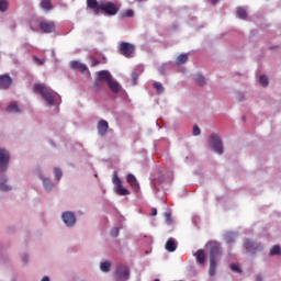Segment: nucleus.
Wrapping results in <instances>:
<instances>
[{
    "mask_svg": "<svg viewBox=\"0 0 281 281\" xmlns=\"http://www.w3.org/2000/svg\"><path fill=\"white\" fill-rule=\"evenodd\" d=\"M132 78H133L134 83L136 85V81H137V74H136V72H133V74H132Z\"/></svg>",
    "mask_w": 281,
    "mask_h": 281,
    "instance_id": "c03bdc74",
    "label": "nucleus"
},
{
    "mask_svg": "<svg viewBox=\"0 0 281 281\" xmlns=\"http://www.w3.org/2000/svg\"><path fill=\"white\" fill-rule=\"evenodd\" d=\"M116 281H128L130 279V268L125 265H120L115 270Z\"/></svg>",
    "mask_w": 281,
    "mask_h": 281,
    "instance_id": "423d86ee",
    "label": "nucleus"
},
{
    "mask_svg": "<svg viewBox=\"0 0 281 281\" xmlns=\"http://www.w3.org/2000/svg\"><path fill=\"white\" fill-rule=\"evenodd\" d=\"M61 220L68 227H72L76 224V216L71 211L64 212V214H61Z\"/></svg>",
    "mask_w": 281,
    "mask_h": 281,
    "instance_id": "9b49d317",
    "label": "nucleus"
},
{
    "mask_svg": "<svg viewBox=\"0 0 281 281\" xmlns=\"http://www.w3.org/2000/svg\"><path fill=\"white\" fill-rule=\"evenodd\" d=\"M104 88V82H103V80H95V82H94V90L97 91V92H99L101 89H103Z\"/></svg>",
    "mask_w": 281,
    "mask_h": 281,
    "instance_id": "72a5a7b5",
    "label": "nucleus"
},
{
    "mask_svg": "<svg viewBox=\"0 0 281 281\" xmlns=\"http://www.w3.org/2000/svg\"><path fill=\"white\" fill-rule=\"evenodd\" d=\"M8 10V2L5 0H0V12H5Z\"/></svg>",
    "mask_w": 281,
    "mask_h": 281,
    "instance_id": "f704fd0d",
    "label": "nucleus"
},
{
    "mask_svg": "<svg viewBox=\"0 0 281 281\" xmlns=\"http://www.w3.org/2000/svg\"><path fill=\"white\" fill-rule=\"evenodd\" d=\"M259 81L260 85L265 88L269 86V79L266 75H261Z\"/></svg>",
    "mask_w": 281,
    "mask_h": 281,
    "instance_id": "473e14b6",
    "label": "nucleus"
},
{
    "mask_svg": "<svg viewBox=\"0 0 281 281\" xmlns=\"http://www.w3.org/2000/svg\"><path fill=\"white\" fill-rule=\"evenodd\" d=\"M256 281H263L262 276L261 274L256 276Z\"/></svg>",
    "mask_w": 281,
    "mask_h": 281,
    "instance_id": "49530a36",
    "label": "nucleus"
},
{
    "mask_svg": "<svg viewBox=\"0 0 281 281\" xmlns=\"http://www.w3.org/2000/svg\"><path fill=\"white\" fill-rule=\"evenodd\" d=\"M270 49H278V46H271Z\"/></svg>",
    "mask_w": 281,
    "mask_h": 281,
    "instance_id": "3c124183",
    "label": "nucleus"
},
{
    "mask_svg": "<svg viewBox=\"0 0 281 281\" xmlns=\"http://www.w3.org/2000/svg\"><path fill=\"white\" fill-rule=\"evenodd\" d=\"M244 247L249 254H257L262 250V246L260 244L254 243L251 239H246L244 243Z\"/></svg>",
    "mask_w": 281,
    "mask_h": 281,
    "instance_id": "9d476101",
    "label": "nucleus"
},
{
    "mask_svg": "<svg viewBox=\"0 0 281 281\" xmlns=\"http://www.w3.org/2000/svg\"><path fill=\"white\" fill-rule=\"evenodd\" d=\"M34 92L38 93L48 105L55 104V92L43 83H35Z\"/></svg>",
    "mask_w": 281,
    "mask_h": 281,
    "instance_id": "f257e3e1",
    "label": "nucleus"
},
{
    "mask_svg": "<svg viewBox=\"0 0 281 281\" xmlns=\"http://www.w3.org/2000/svg\"><path fill=\"white\" fill-rule=\"evenodd\" d=\"M166 220H167V222H171V215H170V213H166Z\"/></svg>",
    "mask_w": 281,
    "mask_h": 281,
    "instance_id": "a18cd8bd",
    "label": "nucleus"
},
{
    "mask_svg": "<svg viewBox=\"0 0 281 281\" xmlns=\"http://www.w3.org/2000/svg\"><path fill=\"white\" fill-rule=\"evenodd\" d=\"M33 60L38 66H43L45 64V59L37 58V56H33Z\"/></svg>",
    "mask_w": 281,
    "mask_h": 281,
    "instance_id": "ea45409f",
    "label": "nucleus"
},
{
    "mask_svg": "<svg viewBox=\"0 0 281 281\" xmlns=\"http://www.w3.org/2000/svg\"><path fill=\"white\" fill-rule=\"evenodd\" d=\"M187 61H188L187 54L179 55L176 60L177 65H184Z\"/></svg>",
    "mask_w": 281,
    "mask_h": 281,
    "instance_id": "bb28decb",
    "label": "nucleus"
},
{
    "mask_svg": "<svg viewBox=\"0 0 281 281\" xmlns=\"http://www.w3.org/2000/svg\"><path fill=\"white\" fill-rule=\"evenodd\" d=\"M87 8L89 9H100V2L98 0H87Z\"/></svg>",
    "mask_w": 281,
    "mask_h": 281,
    "instance_id": "b1692460",
    "label": "nucleus"
},
{
    "mask_svg": "<svg viewBox=\"0 0 281 281\" xmlns=\"http://www.w3.org/2000/svg\"><path fill=\"white\" fill-rule=\"evenodd\" d=\"M40 5L42 10L49 11L53 9L52 2L49 0H42Z\"/></svg>",
    "mask_w": 281,
    "mask_h": 281,
    "instance_id": "4be33fe9",
    "label": "nucleus"
},
{
    "mask_svg": "<svg viewBox=\"0 0 281 281\" xmlns=\"http://www.w3.org/2000/svg\"><path fill=\"white\" fill-rule=\"evenodd\" d=\"M92 11H94V15H99L100 14V8H95V9H90Z\"/></svg>",
    "mask_w": 281,
    "mask_h": 281,
    "instance_id": "37998d69",
    "label": "nucleus"
},
{
    "mask_svg": "<svg viewBox=\"0 0 281 281\" xmlns=\"http://www.w3.org/2000/svg\"><path fill=\"white\" fill-rule=\"evenodd\" d=\"M100 10L105 13L108 16H114L116 13H119L120 9L116 7L114 2H100Z\"/></svg>",
    "mask_w": 281,
    "mask_h": 281,
    "instance_id": "f03ea898",
    "label": "nucleus"
},
{
    "mask_svg": "<svg viewBox=\"0 0 281 281\" xmlns=\"http://www.w3.org/2000/svg\"><path fill=\"white\" fill-rule=\"evenodd\" d=\"M38 27L43 34H53L55 33L56 26L54 21H42L38 23Z\"/></svg>",
    "mask_w": 281,
    "mask_h": 281,
    "instance_id": "1a4fd4ad",
    "label": "nucleus"
},
{
    "mask_svg": "<svg viewBox=\"0 0 281 281\" xmlns=\"http://www.w3.org/2000/svg\"><path fill=\"white\" fill-rule=\"evenodd\" d=\"M5 182H7V179H3V181H0V191L2 192H8L12 190V188L7 186Z\"/></svg>",
    "mask_w": 281,
    "mask_h": 281,
    "instance_id": "7c9ffc66",
    "label": "nucleus"
},
{
    "mask_svg": "<svg viewBox=\"0 0 281 281\" xmlns=\"http://www.w3.org/2000/svg\"><path fill=\"white\" fill-rule=\"evenodd\" d=\"M192 134H193V136H200L201 135V128H199L198 125H194Z\"/></svg>",
    "mask_w": 281,
    "mask_h": 281,
    "instance_id": "a19ab883",
    "label": "nucleus"
},
{
    "mask_svg": "<svg viewBox=\"0 0 281 281\" xmlns=\"http://www.w3.org/2000/svg\"><path fill=\"white\" fill-rule=\"evenodd\" d=\"M11 160V155L5 148L0 147V173L8 170L9 161Z\"/></svg>",
    "mask_w": 281,
    "mask_h": 281,
    "instance_id": "39448f33",
    "label": "nucleus"
},
{
    "mask_svg": "<svg viewBox=\"0 0 281 281\" xmlns=\"http://www.w3.org/2000/svg\"><path fill=\"white\" fill-rule=\"evenodd\" d=\"M210 146L215 154L222 155L224 153L222 139L217 134L210 135Z\"/></svg>",
    "mask_w": 281,
    "mask_h": 281,
    "instance_id": "20e7f679",
    "label": "nucleus"
},
{
    "mask_svg": "<svg viewBox=\"0 0 281 281\" xmlns=\"http://www.w3.org/2000/svg\"><path fill=\"white\" fill-rule=\"evenodd\" d=\"M112 183H114V186H115V194H117L120 196H126V195L131 194L128 189H126L122 186V180L119 178V175L116 173V171H114V177L112 178Z\"/></svg>",
    "mask_w": 281,
    "mask_h": 281,
    "instance_id": "7ed1b4c3",
    "label": "nucleus"
},
{
    "mask_svg": "<svg viewBox=\"0 0 281 281\" xmlns=\"http://www.w3.org/2000/svg\"><path fill=\"white\" fill-rule=\"evenodd\" d=\"M70 68L71 69H77L79 70L81 74H86L89 72L88 66H86L85 64L77 61V60H72L70 61Z\"/></svg>",
    "mask_w": 281,
    "mask_h": 281,
    "instance_id": "f8f14e48",
    "label": "nucleus"
},
{
    "mask_svg": "<svg viewBox=\"0 0 281 281\" xmlns=\"http://www.w3.org/2000/svg\"><path fill=\"white\" fill-rule=\"evenodd\" d=\"M12 86V78L9 75L0 76V89H9Z\"/></svg>",
    "mask_w": 281,
    "mask_h": 281,
    "instance_id": "4468645a",
    "label": "nucleus"
},
{
    "mask_svg": "<svg viewBox=\"0 0 281 281\" xmlns=\"http://www.w3.org/2000/svg\"><path fill=\"white\" fill-rule=\"evenodd\" d=\"M114 79L111 77L110 72L108 70H101L99 71V74L97 75V79L95 81H113Z\"/></svg>",
    "mask_w": 281,
    "mask_h": 281,
    "instance_id": "2eb2a0df",
    "label": "nucleus"
},
{
    "mask_svg": "<svg viewBox=\"0 0 281 281\" xmlns=\"http://www.w3.org/2000/svg\"><path fill=\"white\" fill-rule=\"evenodd\" d=\"M269 255L271 257L273 256H280L281 255V248L280 246L276 245L274 247H271Z\"/></svg>",
    "mask_w": 281,
    "mask_h": 281,
    "instance_id": "cd10ccee",
    "label": "nucleus"
},
{
    "mask_svg": "<svg viewBox=\"0 0 281 281\" xmlns=\"http://www.w3.org/2000/svg\"><path fill=\"white\" fill-rule=\"evenodd\" d=\"M97 130H98L100 136L104 137L109 130V123L105 120H100V122L97 124Z\"/></svg>",
    "mask_w": 281,
    "mask_h": 281,
    "instance_id": "ddd939ff",
    "label": "nucleus"
},
{
    "mask_svg": "<svg viewBox=\"0 0 281 281\" xmlns=\"http://www.w3.org/2000/svg\"><path fill=\"white\" fill-rule=\"evenodd\" d=\"M166 250H168V252H175L177 250V244L175 239H168L166 243Z\"/></svg>",
    "mask_w": 281,
    "mask_h": 281,
    "instance_id": "6ab92c4d",
    "label": "nucleus"
},
{
    "mask_svg": "<svg viewBox=\"0 0 281 281\" xmlns=\"http://www.w3.org/2000/svg\"><path fill=\"white\" fill-rule=\"evenodd\" d=\"M127 183L131 184L132 189L135 190L136 192L139 191V183H137V179L134 175H127L126 177Z\"/></svg>",
    "mask_w": 281,
    "mask_h": 281,
    "instance_id": "dca6fc26",
    "label": "nucleus"
},
{
    "mask_svg": "<svg viewBox=\"0 0 281 281\" xmlns=\"http://www.w3.org/2000/svg\"><path fill=\"white\" fill-rule=\"evenodd\" d=\"M43 184H44V188L46 191L52 190L54 187L52 180H49V179H44Z\"/></svg>",
    "mask_w": 281,
    "mask_h": 281,
    "instance_id": "2f4dec72",
    "label": "nucleus"
},
{
    "mask_svg": "<svg viewBox=\"0 0 281 281\" xmlns=\"http://www.w3.org/2000/svg\"><path fill=\"white\" fill-rule=\"evenodd\" d=\"M229 269H231L233 272L241 273L240 267H238L236 263H232V265L229 266Z\"/></svg>",
    "mask_w": 281,
    "mask_h": 281,
    "instance_id": "e433bc0d",
    "label": "nucleus"
},
{
    "mask_svg": "<svg viewBox=\"0 0 281 281\" xmlns=\"http://www.w3.org/2000/svg\"><path fill=\"white\" fill-rule=\"evenodd\" d=\"M194 257H196V261L200 265H203L205 262V251L204 250H198L196 254H194Z\"/></svg>",
    "mask_w": 281,
    "mask_h": 281,
    "instance_id": "412c9836",
    "label": "nucleus"
},
{
    "mask_svg": "<svg viewBox=\"0 0 281 281\" xmlns=\"http://www.w3.org/2000/svg\"><path fill=\"white\" fill-rule=\"evenodd\" d=\"M119 234H120V228L119 227L112 228V231H111V237L112 238L119 237Z\"/></svg>",
    "mask_w": 281,
    "mask_h": 281,
    "instance_id": "4c0bfd02",
    "label": "nucleus"
},
{
    "mask_svg": "<svg viewBox=\"0 0 281 281\" xmlns=\"http://www.w3.org/2000/svg\"><path fill=\"white\" fill-rule=\"evenodd\" d=\"M237 16H238L240 20L247 19V11H246L243 7H238V8H237Z\"/></svg>",
    "mask_w": 281,
    "mask_h": 281,
    "instance_id": "393cba45",
    "label": "nucleus"
},
{
    "mask_svg": "<svg viewBox=\"0 0 281 281\" xmlns=\"http://www.w3.org/2000/svg\"><path fill=\"white\" fill-rule=\"evenodd\" d=\"M212 3H213V5H215V4H216V2H213V1H212Z\"/></svg>",
    "mask_w": 281,
    "mask_h": 281,
    "instance_id": "603ef678",
    "label": "nucleus"
},
{
    "mask_svg": "<svg viewBox=\"0 0 281 281\" xmlns=\"http://www.w3.org/2000/svg\"><path fill=\"white\" fill-rule=\"evenodd\" d=\"M236 238H237V234L234 232H227L224 235L225 243H227V244L235 243Z\"/></svg>",
    "mask_w": 281,
    "mask_h": 281,
    "instance_id": "a211bd4d",
    "label": "nucleus"
},
{
    "mask_svg": "<svg viewBox=\"0 0 281 281\" xmlns=\"http://www.w3.org/2000/svg\"><path fill=\"white\" fill-rule=\"evenodd\" d=\"M154 89H156L157 94L165 92V87H162L161 82H154Z\"/></svg>",
    "mask_w": 281,
    "mask_h": 281,
    "instance_id": "c85d7f7f",
    "label": "nucleus"
},
{
    "mask_svg": "<svg viewBox=\"0 0 281 281\" xmlns=\"http://www.w3.org/2000/svg\"><path fill=\"white\" fill-rule=\"evenodd\" d=\"M210 262H216L218 256H221V244L213 241L210 243Z\"/></svg>",
    "mask_w": 281,
    "mask_h": 281,
    "instance_id": "6e6552de",
    "label": "nucleus"
},
{
    "mask_svg": "<svg viewBox=\"0 0 281 281\" xmlns=\"http://www.w3.org/2000/svg\"><path fill=\"white\" fill-rule=\"evenodd\" d=\"M194 81H196V83L200 86V87H203L205 86V77H203L202 75H194Z\"/></svg>",
    "mask_w": 281,
    "mask_h": 281,
    "instance_id": "a878e982",
    "label": "nucleus"
},
{
    "mask_svg": "<svg viewBox=\"0 0 281 281\" xmlns=\"http://www.w3.org/2000/svg\"><path fill=\"white\" fill-rule=\"evenodd\" d=\"M41 281H49V278L48 277H44V278H42Z\"/></svg>",
    "mask_w": 281,
    "mask_h": 281,
    "instance_id": "09e8293b",
    "label": "nucleus"
},
{
    "mask_svg": "<svg viewBox=\"0 0 281 281\" xmlns=\"http://www.w3.org/2000/svg\"><path fill=\"white\" fill-rule=\"evenodd\" d=\"M5 111H8V113H20L21 112L16 102H11L9 104V106L5 108Z\"/></svg>",
    "mask_w": 281,
    "mask_h": 281,
    "instance_id": "aec40b11",
    "label": "nucleus"
},
{
    "mask_svg": "<svg viewBox=\"0 0 281 281\" xmlns=\"http://www.w3.org/2000/svg\"><path fill=\"white\" fill-rule=\"evenodd\" d=\"M54 176L57 180H60L63 178V171H60L59 168L54 169Z\"/></svg>",
    "mask_w": 281,
    "mask_h": 281,
    "instance_id": "c9c22d12",
    "label": "nucleus"
},
{
    "mask_svg": "<svg viewBox=\"0 0 281 281\" xmlns=\"http://www.w3.org/2000/svg\"><path fill=\"white\" fill-rule=\"evenodd\" d=\"M154 281H160L159 279H156V280H154Z\"/></svg>",
    "mask_w": 281,
    "mask_h": 281,
    "instance_id": "864d4df0",
    "label": "nucleus"
},
{
    "mask_svg": "<svg viewBox=\"0 0 281 281\" xmlns=\"http://www.w3.org/2000/svg\"><path fill=\"white\" fill-rule=\"evenodd\" d=\"M23 262H27V256L23 257Z\"/></svg>",
    "mask_w": 281,
    "mask_h": 281,
    "instance_id": "8fccbe9b",
    "label": "nucleus"
},
{
    "mask_svg": "<svg viewBox=\"0 0 281 281\" xmlns=\"http://www.w3.org/2000/svg\"><path fill=\"white\" fill-rule=\"evenodd\" d=\"M106 83H108V87L111 89L112 92L120 93L121 85L119 82H116L115 80H110Z\"/></svg>",
    "mask_w": 281,
    "mask_h": 281,
    "instance_id": "f3484780",
    "label": "nucleus"
},
{
    "mask_svg": "<svg viewBox=\"0 0 281 281\" xmlns=\"http://www.w3.org/2000/svg\"><path fill=\"white\" fill-rule=\"evenodd\" d=\"M100 65V61L98 58L91 57V67H95Z\"/></svg>",
    "mask_w": 281,
    "mask_h": 281,
    "instance_id": "79ce46f5",
    "label": "nucleus"
},
{
    "mask_svg": "<svg viewBox=\"0 0 281 281\" xmlns=\"http://www.w3.org/2000/svg\"><path fill=\"white\" fill-rule=\"evenodd\" d=\"M156 215H157V210L156 209L151 210V216H156Z\"/></svg>",
    "mask_w": 281,
    "mask_h": 281,
    "instance_id": "de8ad7c7",
    "label": "nucleus"
},
{
    "mask_svg": "<svg viewBox=\"0 0 281 281\" xmlns=\"http://www.w3.org/2000/svg\"><path fill=\"white\" fill-rule=\"evenodd\" d=\"M123 18H132L134 16V10H125L122 14Z\"/></svg>",
    "mask_w": 281,
    "mask_h": 281,
    "instance_id": "58836bf2",
    "label": "nucleus"
},
{
    "mask_svg": "<svg viewBox=\"0 0 281 281\" xmlns=\"http://www.w3.org/2000/svg\"><path fill=\"white\" fill-rule=\"evenodd\" d=\"M111 269V262L110 261H105V262H102L100 265V270L103 271V272H109Z\"/></svg>",
    "mask_w": 281,
    "mask_h": 281,
    "instance_id": "c756f323",
    "label": "nucleus"
},
{
    "mask_svg": "<svg viewBox=\"0 0 281 281\" xmlns=\"http://www.w3.org/2000/svg\"><path fill=\"white\" fill-rule=\"evenodd\" d=\"M120 52L123 57H126V58L134 57L135 46L128 42H122L120 44Z\"/></svg>",
    "mask_w": 281,
    "mask_h": 281,
    "instance_id": "0eeeda50",
    "label": "nucleus"
},
{
    "mask_svg": "<svg viewBox=\"0 0 281 281\" xmlns=\"http://www.w3.org/2000/svg\"><path fill=\"white\" fill-rule=\"evenodd\" d=\"M209 276L210 277L216 276V261H210Z\"/></svg>",
    "mask_w": 281,
    "mask_h": 281,
    "instance_id": "5701e85b",
    "label": "nucleus"
}]
</instances>
